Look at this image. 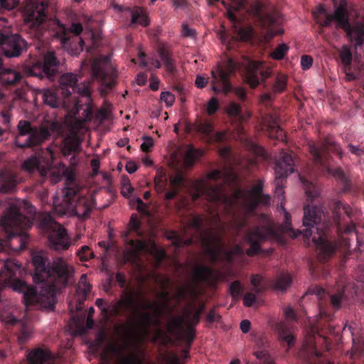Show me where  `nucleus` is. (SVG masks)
<instances>
[{"label": "nucleus", "instance_id": "dca6fc26", "mask_svg": "<svg viewBox=\"0 0 364 364\" xmlns=\"http://www.w3.org/2000/svg\"><path fill=\"white\" fill-rule=\"evenodd\" d=\"M59 65V61L56 58L55 53L53 52H48L43 55L42 61L37 60L34 63L31 73L41 79L47 77L53 81L58 73Z\"/></svg>", "mask_w": 364, "mask_h": 364}, {"label": "nucleus", "instance_id": "338daca9", "mask_svg": "<svg viewBox=\"0 0 364 364\" xmlns=\"http://www.w3.org/2000/svg\"><path fill=\"white\" fill-rule=\"evenodd\" d=\"M313 58L310 55H303L301 59V66L304 70L309 69L312 66Z\"/></svg>", "mask_w": 364, "mask_h": 364}, {"label": "nucleus", "instance_id": "2f4dec72", "mask_svg": "<svg viewBox=\"0 0 364 364\" xmlns=\"http://www.w3.org/2000/svg\"><path fill=\"white\" fill-rule=\"evenodd\" d=\"M184 177L181 173L178 172L175 176H171L170 177L171 191L166 193V200H171L175 198L178 194L179 190L184 186Z\"/></svg>", "mask_w": 364, "mask_h": 364}, {"label": "nucleus", "instance_id": "f3484780", "mask_svg": "<svg viewBox=\"0 0 364 364\" xmlns=\"http://www.w3.org/2000/svg\"><path fill=\"white\" fill-rule=\"evenodd\" d=\"M0 48L5 56L16 58L26 49L27 43L18 34H9L0 31Z\"/></svg>", "mask_w": 364, "mask_h": 364}, {"label": "nucleus", "instance_id": "f8f14e48", "mask_svg": "<svg viewBox=\"0 0 364 364\" xmlns=\"http://www.w3.org/2000/svg\"><path fill=\"white\" fill-rule=\"evenodd\" d=\"M235 70V63L229 58L225 67L218 65L215 70L211 71V87L215 94L230 92L232 86L230 80V75Z\"/></svg>", "mask_w": 364, "mask_h": 364}, {"label": "nucleus", "instance_id": "ea45409f", "mask_svg": "<svg viewBox=\"0 0 364 364\" xmlns=\"http://www.w3.org/2000/svg\"><path fill=\"white\" fill-rule=\"evenodd\" d=\"M201 154L202 152L200 150L196 149L192 145L188 146L184 154L186 165L188 166H193L196 160L200 157Z\"/></svg>", "mask_w": 364, "mask_h": 364}, {"label": "nucleus", "instance_id": "0eeeda50", "mask_svg": "<svg viewBox=\"0 0 364 364\" xmlns=\"http://www.w3.org/2000/svg\"><path fill=\"white\" fill-rule=\"evenodd\" d=\"M333 3L335 9L334 13L332 14H327L323 6L321 5L318 8V12L324 16L322 23L323 26H330L332 21H336L337 26L344 29L348 37L351 42L355 43V48L363 44L364 43V21L357 23L353 26H350L349 22V11L350 6L348 4L347 0H331Z\"/></svg>", "mask_w": 364, "mask_h": 364}, {"label": "nucleus", "instance_id": "412c9836", "mask_svg": "<svg viewBox=\"0 0 364 364\" xmlns=\"http://www.w3.org/2000/svg\"><path fill=\"white\" fill-rule=\"evenodd\" d=\"M126 346H118L116 343H109L102 350V358L106 363H109L113 358H116L119 363L116 364H142V360L136 355H123V350Z\"/></svg>", "mask_w": 364, "mask_h": 364}, {"label": "nucleus", "instance_id": "5701e85b", "mask_svg": "<svg viewBox=\"0 0 364 364\" xmlns=\"http://www.w3.org/2000/svg\"><path fill=\"white\" fill-rule=\"evenodd\" d=\"M320 224L324 225L323 230L324 232H328L326 236L327 241L334 246L333 252L329 256H325L324 255H323L322 254H321L318 248H316V250L318 251V256L319 260L322 262H325L331 257H332V255L334 254L336 247H337L336 242L332 239L331 233L333 232V230H335L336 232H342V233H345V234H350V233H352L355 231V225L353 222V220H351V221L350 220L349 223H347L343 225L341 224V229L340 230H338L336 228V224L333 223V222L331 223V224L320 222Z\"/></svg>", "mask_w": 364, "mask_h": 364}, {"label": "nucleus", "instance_id": "7c9ffc66", "mask_svg": "<svg viewBox=\"0 0 364 364\" xmlns=\"http://www.w3.org/2000/svg\"><path fill=\"white\" fill-rule=\"evenodd\" d=\"M343 210L348 219L351 221L353 216V210L348 205H343L341 202L337 201L334 203L333 210L332 211V217L333 223L336 224V229H341V210Z\"/></svg>", "mask_w": 364, "mask_h": 364}, {"label": "nucleus", "instance_id": "1a4fd4ad", "mask_svg": "<svg viewBox=\"0 0 364 364\" xmlns=\"http://www.w3.org/2000/svg\"><path fill=\"white\" fill-rule=\"evenodd\" d=\"M55 128V124L50 126H33L31 122L21 119L17 124L18 135L14 144L21 149L33 148L41 146L51 136Z\"/></svg>", "mask_w": 364, "mask_h": 364}, {"label": "nucleus", "instance_id": "cd10ccee", "mask_svg": "<svg viewBox=\"0 0 364 364\" xmlns=\"http://www.w3.org/2000/svg\"><path fill=\"white\" fill-rule=\"evenodd\" d=\"M157 53L167 73L171 77H174L178 72V70L176 68V61L173 58V53L171 50L165 46H161L158 48Z\"/></svg>", "mask_w": 364, "mask_h": 364}, {"label": "nucleus", "instance_id": "b1692460", "mask_svg": "<svg viewBox=\"0 0 364 364\" xmlns=\"http://www.w3.org/2000/svg\"><path fill=\"white\" fill-rule=\"evenodd\" d=\"M107 58L104 62L100 59H95L91 65L92 76L94 79L97 80L105 85L107 89H112L115 81L112 75H109L106 70Z\"/></svg>", "mask_w": 364, "mask_h": 364}, {"label": "nucleus", "instance_id": "393cba45", "mask_svg": "<svg viewBox=\"0 0 364 364\" xmlns=\"http://www.w3.org/2000/svg\"><path fill=\"white\" fill-rule=\"evenodd\" d=\"M316 336L326 341V338L320 336L315 327H311L302 346L303 350L309 357L308 362L310 364H316L311 360V358L319 359L322 357V353L318 350L316 347Z\"/></svg>", "mask_w": 364, "mask_h": 364}, {"label": "nucleus", "instance_id": "603ef678", "mask_svg": "<svg viewBox=\"0 0 364 364\" xmlns=\"http://www.w3.org/2000/svg\"><path fill=\"white\" fill-rule=\"evenodd\" d=\"M289 48L287 44L281 43L271 53L270 56L274 60H282L286 55Z\"/></svg>", "mask_w": 364, "mask_h": 364}, {"label": "nucleus", "instance_id": "bf43d9fd", "mask_svg": "<svg viewBox=\"0 0 364 364\" xmlns=\"http://www.w3.org/2000/svg\"><path fill=\"white\" fill-rule=\"evenodd\" d=\"M19 1L20 0H0V9L11 10L18 4Z\"/></svg>", "mask_w": 364, "mask_h": 364}, {"label": "nucleus", "instance_id": "052dcab7", "mask_svg": "<svg viewBox=\"0 0 364 364\" xmlns=\"http://www.w3.org/2000/svg\"><path fill=\"white\" fill-rule=\"evenodd\" d=\"M137 203L136 210L139 213L144 215H149V211L148 210V205L143 202L140 198L136 199Z\"/></svg>", "mask_w": 364, "mask_h": 364}, {"label": "nucleus", "instance_id": "f03ea898", "mask_svg": "<svg viewBox=\"0 0 364 364\" xmlns=\"http://www.w3.org/2000/svg\"><path fill=\"white\" fill-rule=\"evenodd\" d=\"M48 3L45 1L33 2L27 11L26 22L30 23L32 34L39 41L36 48L51 37L58 39L73 55L83 50L84 41L77 36L82 32L80 23L73 22L68 29L56 18H48Z\"/></svg>", "mask_w": 364, "mask_h": 364}, {"label": "nucleus", "instance_id": "4468645a", "mask_svg": "<svg viewBox=\"0 0 364 364\" xmlns=\"http://www.w3.org/2000/svg\"><path fill=\"white\" fill-rule=\"evenodd\" d=\"M294 161L290 153L282 151L275 165V190L278 197L283 196V180L290 173L294 172Z\"/></svg>", "mask_w": 364, "mask_h": 364}, {"label": "nucleus", "instance_id": "a211bd4d", "mask_svg": "<svg viewBox=\"0 0 364 364\" xmlns=\"http://www.w3.org/2000/svg\"><path fill=\"white\" fill-rule=\"evenodd\" d=\"M273 234V230L268 226L256 225L246 232L245 239L250 244L246 250L249 257H253L261 250L260 242L266 241Z\"/></svg>", "mask_w": 364, "mask_h": 364}, {"label": "nucleus", "instance_id": "6e6d98bb", "mask_svg": "<svg viewBox=\"0 0 364 364\" xmlns=\"http://www.w3.org/2000/svg\"><path fill=\"white\" fill-rule=\"evenodd\" d=\"M129 229L132 231H134L136 233H138L141 230V222L139 220L136 214H133L131 216L130 220H129Z\"/></svg>", "mask_w": 364, "mask_h": 364}, {"label": "nucleus", "instance_id": "774afa93", "mask_svg": "<svg viewBox=\"0 0 364 364\" xmlns=\"http://www.w3.org/2000/svg\"><path fill=\"white\" fill-rule=\"evenodd\" d=\"M144 141L141 144V149L144 152H149L150 149L154 146L153 139L150 136L144 137Z\"/></svg>", "mask_w": 364, "mask_h": 364}, {"label": "nucleus", "instance_id": "e2e57ef3", "mask_svg": "<svg viewBox=\"0 0 364 364\" xmlns=\"http://www.w3.org/2000/svg\"><path fill=\"white\" fill-rule=\"evenodd\" d=\"M348 148L351 154L355 155L358 157H360L364 155V146H355L352 144H348Z\"/></svg>", "mask_w": 364, "mask_h": 364}, {"label": "nucleus", "instance_id": "13d9d810", "mask_svg": "<svg viewBox=\"0 0 364 364\" xmlns=\"http://www.w3.org/2000/svg\"><path fill=\"white\" fill-rule=\"evenodd\" d=\"M257 301L256 295L252 292L246 293L243 296V304L247 307L252 306Z\"/></svg>", "mask_w": 364, "mask_h": 364}, {"label": "nucleus", "instance_id": "7ed1b4c3", "mask_svg": "<svg viewBox=\"0 0 364 364\" xmlns=\"http://www.w3.org/2000/svg\"><path fill=\"white\" fill-rule=\"evenodd\" d=\"M284 212V231L289 232L290 236L296 238L299 235H302L304 240L309 242L310 237H312V242L323 255L329 256L334 250V246L326 240V234L323 228V224H320L322 220L323 211L317 206L307 205L304 208L303 230H297L296 232L292 228L291 224V215L287 212L284 207L282 205Z\"/></svg>", "mask_w": 364, "mask_h": 364}, {"label": "nucleus", "instance_id": "aec40b11", "mask_svg": "<svg viewBox=\"0 0 364 364\" xmlns=\"http://www.w3.org/2000/svg\"><path fill=\"white\" fill-rule=\"evenodd\" d=\"M213 123L209 120L198 119L194 124H188L186 131L196 132L203 135L208 141L221 144L227 140L228 136L225 131L213 133Z\"/></svg>", "mask_w": 364, "mask_h": 364}, {"label": "nucleus", "instance_id": "a878e982", "mask_svg": "<svg viewBox=\"0 0 364 364\" xmlns=\"http://www.w3.org/2000/svg\"><path fill=\"white\" fill-rule=\"evenodd\" d=\"M259 20L262 26L267 29V35L273 38L275 36L281 35L284 31L281 28L274 29V26L279 24L280 15L277 12L264 13L259 15Z\"/></svg>", "mask_w": 364, "mask_h": 364}, {"label": "nucleus", "instance_id": "a19ab883", "mask_svg": "<svg viewBox=\"0 0 364 364\" xmlns=\"http://www.w3.org/2000/svg\"><path fill=\"white\" fill-rule=\"evenodd\" d=\"M132 24H139L144 27L149 24L147 16L143 12L142 9H136L132 13Z\"/></svg>", "mask_w": 364, "mask_h": 364}, {"label": "nucleus", "instance_id": "6ab92c4d", "mask_svg": "<svg viewBox=\"0 0 364 364\" xmlns=\"http://www.w3.org/2000/svg\"><path fill=\"white\" fill-rule=\"evenodd\" d=\"M58 87L55 89H47L43 91V100L45 104L52 108L63 107L65 109L71 108L79 109V102L77 100H71L68 97H65Z\"/></svg>", "mask_w": 364, "mask_h": 364}, {"label": "nucleus", "instance_id": "c756f323", "mask_svg": "<svg viewBox=\"0 0 364 364\" xmlns=\"http://www.w3.org/2000/svg\"><path fill=\"white\" fill-rule=\"evenodd\" d=\"M17 184L16 174L7 170L0 171V192L9 193L12 191Z\"/></svg>", "mask_w": 364, "mask_h": 364}, {"label": "nucleus", "instance_id": "37998d69", "mask_svg": "<svg viewBox=\"0 0 364 364\" xmlns=\"http://www.w3.org/2000/svg\"><path fill=\"white\" fill-rule=\"evenodd\" d=\"M185 318L181 316L174 317L167 324V331L169 333L174 334L177 331H182L183 329V324Z\"/></svg>", "mask_w": 364, "mask_h": 364}, {"label": "nucleus", "instance_id": "680f3d73", "mask_svg": "<svg viewBox=\"0 0 364 364\" xmlns=\"http://www.w3.org/2000/svg\"><path fill=\"white\" fill-rule=\"evenodd\" d=\"M161 100L164 101L168 107H170L175 101V96L170 92H162L161 93Z\"/></svg>", "mask_w": 364, "mask_h": 364}, {"label": "nucleus", "instance_id": "79ce46f5", "mask_svg": "<svg viewBox=\"0 0 364 364\" xmlns=\"http://www.w3.org/2000/svg\"><path fill=\"white\" fill-rule=\"evenodd\" d=\"M91 290V286L87 281L86 274H82L79 280L77 287V293L81 296L83 299H85Z\"/></svg>", "mask_w": 364, "mask_h": 364}, {"label": "nucleus", "instance_id": "c85d7f7f", "mask_svg": "<svg viewBox=\"0 0 364 364\" xmlns=\"http://www.w3.org/2000/svg\"><path fill=\"white\" fill-rule=\"evenodd\" d=\"M264 124L266 125L271 136L282 138L283 131L280 127V119L276 111H272L263 117Z\"/></svg>", "mask_w": 364, "mask_h": 364}, {"label": "nucleus", "instance_id": "58836bf2", "mask_svg": "<svg viewBox=\"0 0 364 364\" xmlns=\"http://www.w3.org/2000/svg\"><path fill=\"white\" fill-rule=\"evenodd\" d=\"M339 58L346 70H350L352 63V52L350 47L343 45L338 50Z\"/></svg>", "mask_w": 364, "mask_h": 364}, {"label": "nucleus", "instance_id": "4c0bfd02", "mask_svg": "<svg viewBox=\"0 0 364 364\" xmlns=\"http://www.w3.org/2000/svg\"><path fill=\"white\" fill-rule=\"evenodd\" d=\"M278 331L279 337L282 341L287 343L289 347L294 345V336L285 323H280L278 325Z\"/></svg>", "mask_w": 364, "mask_h": 364}, {"label": "nucleus", "instance_id": "4be33fe9", "mask_svg": "<svg viewBox=\"0 0 364 364\" xmlns=\"http://www.w3.org/2000/svg\"><path fill=\"white\" fill-rule=\"evenodd\" d=\"M271 69L259 61L250 62L245 70V80L252 88H255L259 83L269 78Z\"/></svg>", "mask_w": 364, "mask_h": 364}, {"label": "nucleus", "instance_id": "a18cd8bd", "mask_svg": "<svg viewBox=\"0 0 364 364\" xmlns=\"http://www.w3.org/2000/svg\"><path fill=\"white\" fill-rule=\"evenodd\" d=\"M227 112L231 117H237L238 119L241 122L246 120L247 118L250 117V114H248L247 117H244L242 114L240 105L234 102L230 103V105L227 107Z\"/></svg>", "mask_w": 364, "mask_h": 364}, {"label": "nucleus", "instance_id": "9b49d317", "mask_svg": "<svg viewBox=\"0 0 364 364\" xmlns=\"http://www.w3.org/2000/svg\"><path fill=\"white\" fill-rule=\"evenodd\" d=\"M203 243L205 248V252L209 256L211 262H216L225 260L232 262L235 257L232 252L225 248L223 235L215 233L211 230H205L203 237Z\"/></svg>", "mask_w": 364, "mask_h": 364}, {"label": "nucleus", "instance_id": "69168bd1", "mask_svg": "<svg viewBox=\"0 0 364 364\" xmlns=\"http://www.w3.org/2000/svg\"><path fill=\"white\" fill-rule=\"evenodd\" d=\"M191 226L198 232L203 231V221L200 216H196L191 220Z\"/></svg>", "mask_w": 364, "mask_h": 364}, {"label": "nucleus", "instance_id": "de8ad7c7", "mask_svg": "<svg viewBox=\"0 0 364 364\" xmlns=\"http://www.w3.org/2000/svg\"><path fill=\"white\" fill-rule=\"evenodd\" d=\"M364 353V337H360L357 339L353 338V347L350 351V358L360 356Z\"/></svg>", "mask_w": 364, "mask_h": 364}, {"label": "nucleus", "instance_id": "72a5a7b5", "mask_svg": "<svg viewBox=\"0 0 364 364\" xmlns=\"http://www.w3.org/2000/svg\"><path fill=\"white\" fill-rule=\"evenodd\" d=\"M27 359L28 364H44L51 359V354L46 350L36 348L28 354Z\"/></svg>", "mask_w": 364, "mask_h": 364}, {"label": "nucleus", "instance_id": "c03bdc74", "mask_svg": "<svg viewBox=\"0 0 364 364\" xmlns=\"http://www.w3.org/2000/svg\"><path fill=\"white\" fill-rule=\"evenodd\" d=\"M300 181L305 186L306 194L308 199L313 200L316 198L318 196V191L315 184L302 176H300Z\"/></svg>", "mask_w": 364, "mask_h": 364}, {"label": "nucleus", "instance_id": "8fccbe9b", "mask_svg": "<svg viewBox=\"0 0 364 364\" xmlns=\"http://www.w3.org/2000/svg\"><path fill=\"white\" fill-rule=\"evenodd\" d=\"M229 292L234 300H238L243 294V288L240 281L236 280L229 285Z\"/></svg>", "mask_w": 364, "mask_h": 364}, {"label": "nucleus", "instance_id": "09e8293b", "mask_svg": "<svg viewBox=\"0 0 364 364\" xmlns=\"http://www.w3.org/2000/svg\"><path fill=\"white\" fill-rule=\"evenodd\" d=\"M344 295L345 290L343 288L329 294L331 304L334 309H338L341 307V303L344 298Z\"/></svg>", "mask_w": 364, "mask_h": 364}, {"label": "nucleus", "instance_id": "6e6552de", "mask_svg": "<svg viewBox=\"0 0 364 364\" xmlns=\"http://www.w3.org/2000/svg\"><path fill=\"white\" fill-rule=\"evenodd\" d=\"M79 192L80 188L75 183L68 185L63 200L58 204L54 202L55 211L61 215L72 213L80 219L89 218L92 210L95 208V199L90 196H80Z\"/></svg>", "mask_w": 364, "mask_h": 364}, {"label": "nucleus", "instance_id": "2eb2a0df", "mask_svg": "<svg viewBox=\"0 0 364 364\" xmlns=\"http://www.w3.org/2000/svg\"><path fill=\"white\" fill-rule=\"evenodd\" d=\"M59 90L63 92L65 97L71 100H77L71 96L72 92H76L83 97H90V90L89 84L86 82H78V75L72 73L63 74L59 78Z\"/></svg>", "mask_w": 364, "mask_h": 364}, {"label": "nucleus", "instance_id": "473e14b6", "mask_svg": "<svg viewBox=\"0 0 364 364\" xmlns=\"http://www.w3.org/2000/svg\"><path fill=\"white\" fill-rule=\"evenodd\" d=\"M129 247L124 252V257L127 262L134 263L138 259L144 244L140 240H129Z\"/></svg>", "mask_w": 364, "mask_h": 364}, {"label": "nucleus", "instance_id": "bb28decb", "mask_svg": "<svg viewBox=\"0 0 364 364\" xmlns=\"http://www.w3.org/2000/svg\"><path fill=\"white\" fill-rule=\"evenodd\" d=\"M61 151L65 156L73 154L71 161L75 160V154L81 151V139L79 136L75 133H70L64 137Z\"/></svg>", "mask_w": 364, "mask_h": 364}, {"label": "nucleus", "instance_id": "39448f33", "mask_svg": "<svg viewBox=\"0 0 364 364\" xmlns=\"http://www.w3.org/2000/svg\"><path fill=\"white\" fill-rule=\"evenodd\" d=\"M308 147L314 165V170L311 173L313 176L331 174L340 179L344 178V173L341 168H333V160L330 153L337 155L340 159L343 156L340 144L336 141L333 136L328 135L316 143L311 141L309 143Z\"/></svg>", "mask_w": 364, "mask_h": 364}, {"label": "nucleus", "instance_id": "423d86ee", "mask_svg": "<svg viewBox=\"0 0 364 364\" xmlns=\"http://www.w3.org/2000/svg\"><path fill=\"white\" fill-rule=\"evenodd\" d=\"M31 225L29 218L21 213L19 204L10 203L0 219V252L5 250L9 240L15 238L21 243L18 250L24 249L26 242L18 236Z\"/></svg>", "mask_w": 364, "mask_h": 364}, {"label": "nucleus", "instance_id": "9d476101", "mask_svg": "<svg viewBox=\"0 0 364 364\" xmlns=\"http://www.w3.org/2000/svg\"><path fill=\"white\" fill-rule=\"evenodd\" d=\"M40 225L48 233L50 247L57 251L66 250L70 247L71 241L66 230L56 223L50 214L43 215Z\"/></svg>", "mask_w": 364, "mask_h": 364}, {"label": "nucleus", "instance_id": "e433bc0d", "mask_svg": "<svg viewBox=\"0 0 364 364\" xmlns=\"http://www.w3.org/2000/svg\"><path fill=\"white\" fill-rule=\"evenodd\" d=\"M291 282L292 278L289 273H281L272 281V285L274 289L284 291L291 285Z\"/></svg>", "mask_w": 364, "mask_h": 364}, {"label": "nucleus", "instance_id": "20e7f679", "mask_svg": "<svg viewBox=\"0 0 364 364\" xmlns=\"http://www.w3.org/2000/svg\"><path fill=\"white\" fill-rule=\"evenodd\" d=\"M114 315L125 314L136 321L145 331L152 325L159 326V317L163 314V307L146 300L141 304L132 291H123L121 298L113 306Z\"/></svg>", "mask_w": 364, "mask_h": 364}, {"label": "nucleus", "instance_id": "c9c22d12", "mask_svg": "<svg viewBox=\"0 0 364 364\" xmlns=\"http://www.w3.org/2000/svg\"><path fill=\"white\" fill-rule=\"evenodd\" d=\"M21 78V74L13 69H4L0 73V81L4 85H14L18 82Z\"/></svg>", "mask_w": 364, "mask_h": 364}, {"label": "nucleus", "instance_id": "864d4df0", "mask_svg": "<svg viewBox=\"0 0 364 364\" xmlns=\"http://www.w3.org/2000/svg\"><path fill=\"white\" fill-rule=\"evenodd\" d=\"M77 255L81 261H88L94 257V253L87 245L82 246L77 252Z\"/></svg>", "mask_w": 364, "mask_h": 364}, {"label": "nucleus", "instance_id": "49530a36", "mask_svg": "<svg viewBox=\"0 0 364 364\" xmlns=\"http://www.w3.org/2000/svg\"><path fill=\"white\" fill-rule=\"evenodd\" d=\"M287 84V77L282 74L277 75L272 85V92L274 94L284 92L286 90Z\"/></svg>", "mask_w": 364, "mask_h": 364}, {"label": "nucleus", "instance_id": "0e129e2a", "mask_svg": "<svg viewBox=\"0 0 364 364\" xmlns=\"http://www.w3.org/2000/svg\"><path fill=\"white\" fill-rule=\"evenodd\" d=\"M13 108L12 105H9L1 112V116L3 119V123L4 124L9 125L11 121V114L10 111Z\"/></svg>", "mask_w": 364, "mask_h": 364}, {"label": "nucleus", "instance_id": "f704fd0d", "mask_svg": "<svg viewBox=\"0 0 364 364\" xmlns=\"http://www.w3.org/2000/svg\"><path fill=\"white\" fill-rule=\"evenodd\" d=\"M193 274L196 279L200 282H208L210 280L218 279L213 269L206 265L198 266Z\"/></svg>", "mask_w": 364, "mask_h": 364}, {"label": "nucleus", "instance_id": "4d7b16f0", "mask_svg": "<svg viewBox=\"0 0 364 364\" xmlns=\"http://www.w3.org/2000/svg\"><path fill=\"white\" fill-rule=\"evenodd\" d=\"M219 109V102L217 98L213 97L207 105V113L208 115L214 114Z\"/></svg>", "mask_w": 364, "mask_h": 364}, {"label": "nucleus", "instance_id": "f257e3e1", "mask_svg": "<svg viewBox=\"0 0 364 364\" xmlns=\"http://www.w3.org/2000/svg\"><path fill=\"white\" fill-rule=\"evenodd\" d=\"M208 178L213 181L222 179L223 183L209 184L203 183L199 188L194 198L200 197V195L206 196L208 199L224 208L228 215H235L237 208L242 205L249 210H255L259 205H269L271 198L268 194L263 193L264 181L259 179L257 183L249 191L237 189L229 196L225 193L224 184L230 185L234 182L237 176L231 170L225 172L220 170H213L207 175Z\"/></svg>", "mask_w": 364, "mask_h": 364}, {"label": "nucleus", "instance_id": "ddd939ff", "mask_svg": "<svg viewBox=\"0 0 364 364\" xmlns=\"http://www.w3.org/2000/svg\"><path fill=\"white\" fill-rule=\"evenodd\" d=\"M53 159L54 154L50 149H40L24 161L22 168L28 173L37 171L46 176L53 167Z\"/></svg>", "mask_w": 364, "mask_h": 364}, {"label": "nucleus", "instance_id": "5fc2aeb1", "mask_svg": "<svg viewBox=\"0 0 364 364\" xmlns=\"http://www.w3.org/2000/svg\"><path fill=\"white\" fill-rule=\"evenodd\" d=\"M263 281L262 277L259 274H253L251 277L250 282L253 286V291L256 294H259L264 290V288L262 286Z\"/></svg>", "mask_w": 364, "mask_h": 364}, {"label": "nucleus", "instance_id": "3c124183", "mask_svg": "<svg viewBox=\"0 0 364 364\" xmlns=\"http://www.w3.org/2000/svg\"><path fill=\"white\" fill-rule=\"evenodd\" d=\"M258 360L257 362H248L247 364H275L266 350H259L254 353Z\"/></svg>", "mask_w": 364, "mask_h": 364}]
</instances>
